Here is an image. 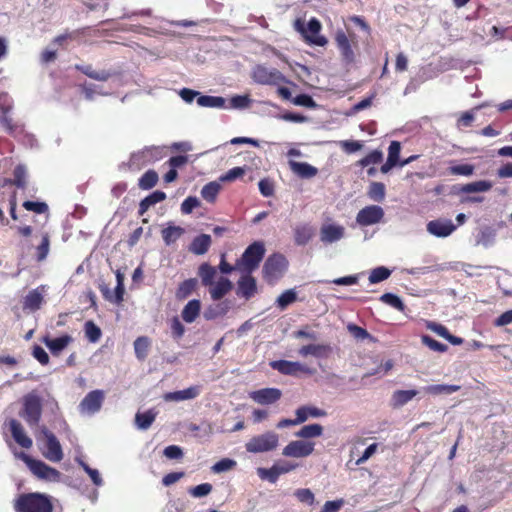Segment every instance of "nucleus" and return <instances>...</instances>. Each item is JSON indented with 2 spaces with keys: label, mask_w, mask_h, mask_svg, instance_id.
Segmentation results:
<instances>
[{
  "label": "nucleus",
  "mask_w": 512,
  "mask_h": 512,
  "mask_svg": "<svg viewBox=\"0 0 512 512\" xmlns=\"http://www.w3.org/2000/svg\"><path fill=\"white\" fill-rule=\"evenodd\" d=\"M16 512H53L52 497L39 492L20 494L14 502Z\"/></svg>",
  "instance_id": "obj_1"
},
{
  "label": "nucleus",
  "mask_w": 512,
  "mask_h": 512,
  "mask_svg": "<svg viewBox=\"0 0 512 512\" xmlns=\"http://www.w3.org/2000/svg\"><path fill=\"white\" fill-rule=\"evenodd\" d=\"M170 328H171V334H172L174 339H180V338L183 337V335L185 333V327L180 322L178 317H174L171 320Z\"/></svg>",
  "instance_id": "obj_64"
},
{
  "label": "nucleus",
  "mask_w": 512,
  "mask_h": 512,
  "mask_svg": "<svg viewBox=\"0 0 512 512\" xmlns=\"http://www.w3.org/2000/svg\"><path fill=\"white\" fill-rule=\"evenodd\" d=\"M233 288L232 282L225 277H221L217 283L211 286L209 293L215 301L222 299Z\"/></svg>",
  "instance_id": "obj_23"
},
{
  "label": "nucleus",
  "mask_w": 512,
  "mask_h": 512,
  "mask_svg": "<svg viewBox=\"0 0 512 512\" xmlns=\"http://www.w3.org/2000/svg\"><path fill=\"white\" fill-rule=\"evenodd\" d=\"M288 267L287 259L279 253L270 255L262 268L263 278L269 283L274 284L279 280Z\"/></svg>",
  "instance_id": "obj_4"
},
{
  "label": "nucleus",
  "mask_w": 512,
  "mask_h": 512,
  "mask_svg": "<svg viewBox=\"0 0 512 512\" xmlns=\"http://www.w3.org/2000/svg\"><path fill=\"white\" fill-rule=\"evenodd\" d=\"M456 229V225L449 219H436L427 224V231L436 237H447Z\"/></svg>",
  "instance_id": "obj_17"
},
{
  "label": "nucleus",
  "mask_w": 512,
  "mask_h": 512,
  "mask_svg": "<svg viewBox=\"0 0 512 512\" xmlns=\"http://www.w3.org/2000/svg\"><path fill=\"white\" fill-rule=\"evenodd\" d=\"M279 446V435L274 431L255 435L245 444V449L249 453H266L277 449Z\"/></svg>",
  "instance_id": "obj_3"
},
{
  "label": "nucleus",
  "mask_w": 512,
  "mask_h": 512,
  "mask_svg": "<svg viewBox=\"0 0 512 512\" xmlns=\"http://www.w3.org/2000/svg\"><path fill=\"white\" fill-rule=\"evenodd\" d=\"M383 159V154L379 150H373L368 153L364 158L359 161L360 166L366 167L371 164L380 163Z\"/></svg>",
  "instance_id": "obj_58"
},
{
  "label": "nucleus",
  "mask_w": 512,
  "mask_h": 512,
  "mask_svg": "<svg viewBox=\"0 0 512 512\" xmlns=\"http://www.w3.org/2000/svg\"><path fill=\"white\" fill-rule=\"evenodd\" d=\"M251 99L248 95H236L230 99V107L235 109H244L249 106Z\"/></svg>",
  "instance_id": "obj_61"
},
{
  "label": "nucleus",
  "mask_w": 512,
  "mask_h": 512,
  "mask_svg": "<svg viewBox=\"0 0 512 512\" xmlns=\"http://www.w3.org/2000/svg\"><path fill=\"white\" fill-rule=\"evenodd\" d=\"M271 367L281 374L295 376L298 373L313 374L314 370L301 364L300 362L288 361V360H277L271 362Z\"/></svg>",
  "instance_id": "obj_13"
},
{
  "label": "nucleus",
  "mask_w": 512,
  "mask_h": 512,
  "mask_svg": "<svg viewBox=\"0 0 512 512\" xmlns=\"http://www.w3.org/2000/svg\"><path fill=\"white\" fill-rule=\"evenodd\" d=\"M335 43L339 49L342 58L347 62L351 63L355 59L352 45H356V35L351 33L349 36L343 30H337L335 33Z\"/></svg>",
  "instance_id": "obj_9"
},
{
  "label": "nucleus",
  "mask_w": 512,
  "mask_h": 512,
  "mask_svg": "<svg viewBox=\"0 0 512 512\" xmlns=\"http://www.w3.org/2000/svg\"><path fill=\"white\" fill-rule=\"evenodd\" d=\"M101 292L105 299L109 301H114L117 304H120L123 301V296L125 292L124 283H118L115 287L114 297L112 296L110 290L107 287H101Z\"/></svg>",
  "instance_id": "obj_46"
},
{
  "label": "nucleus",
  "mask_w": 512,
  "mask_h": 512,
  "mask_svg": "<svg viewBox=\"0 0 512 512\" xmlns=\"http://www.w3.org/2000/svg\"><path fill=\"white\" fill-rule=\"evenodd\" d=\"M391 275V271L384 267V266H380V267H377L375 269H373L371 272H370V275H369V282L371 284H376V283H379V282H382L386 279H388Z\"/></svg>",
  "instance_id": "obj_49"
},
{
  "label": "nucleus",
  "mask_w": 512,
  "mask_h": 512,
  "mask_svg": "<svg viewBox=\"0 0 512 512\" xmlns=\"http://www.w3.org/2000/svg\"><path fill=\"white\" fill-rule=\"evenodd\" d=\"M72 340L73 339L70 335L65 334L54 339L49 336H45L42 341L54 356H58L72 342Z\"/></svg>",
  "instance_id": "obj_20"
},
{
  "label": "nucleus",
  "mask_w": 512,
  "mask_h": 512,
  "mask_svg": "<svg viewBox=\"0 0 512 512\" xmlns=\"http://www.w3.org/2000/svg\"><path fill=\"white\" fill-rule=\"evenodd\" d=\"M401 151V145L398 141H392L388 148V160L398 165L401 161H399Z\"/></svg>",
  "instance_id": "obj_62"
},
{
  "label": "nucleus",
  "mask_w": 512,
  "mask_h": 512,
  "mask_svg": "<svg viewBox=\"0 0 512 512\" xmlns=\"http://www.w3.org/2000/svg\"><path fill=\"white\" fill-rule=\"evenodd\" d=\"M200 206V201L193 196L187 197L181 204V212L183 214H190L192 211Z\"/></svg>",
  "instance_id": "obj_63"
},
{
  "label": "nucleus",
  "mask_w": 512,
  "mask_h": 512,
  "mask_svg": "<svg viewBox=\"0 0 512 512\" xmlns=\"http://www.w3.org/2000/svg\"><path fill=\"white\" fill-rule=\"evenodd\" d=\"M104 398L105 395L102 390H93L82 399L79 409L81 412L94 414L101 409Z\"/></svg>",
  "instance_id": "obj_14"
},
{
  "label": "nucleus",
  "mask_w": 512,
  "mask_h": 512,
  "mask_svg": "<svg viewBox=\"0 0 512 512\" xmlns=\"http://www.w3.org/2000/svg\"><path fill=\"white\" fill-rule=\"evenodd\" d=\"M427 328L435 332L437 335L443 337L453 345H461L463 343L462 338L452 335L449 330L442 324L436 322H428Z\"/></svg>",
  "instance_id": "obj_27"
},
{
  "label": "nucleus",
  "mask_w": 512,
  "mask_h": 512,
  "mask_svg": "<svg viewBox=\"0 0 512 512\" xmlns=\"http://www.w3.org/2000/svg\"><path fill=\"white\" fill-rule=\"evenodd\" d=\"M198 275L204 286H212L216 275V269L208 263H203L198 269Z\"/></svg>",
  "instance_id": "obj_39"
},
{
  "label": "nucleus",
  "mask_w": 512,
  "mask_h": 512,
  "mask_svg": "<svg viewBox=\"0 0 512 512\" xmlns=\"http://www.w3.org/2000/svg\"><path fill=\"white\" fill-rule=\"evenodd\" d=\"M184 232V229L180 226L169 225L161 231V234L165 244L171 245L176 242Z\"/></svg>",
  "instance_id": "obj_36"
},
{
  "label": "nucleus",
  "mask_w": 512,
  "mask_h": 512,
  "mask_svg": "<svg viewBox=\"0 0 512 512\" xmlns=\"http://www.w3.org/2000/svg\"><path fill=\"white\" fill-rule=\"evenodd\" d=\"M197 285L198 281L196 278H190L183 281L182 283H180L176 290V298L178 300H184L188 298L195 291Z\"/></svg>",
  "instance_id": "obj_34"
},
{
  "label": "nucleus",
  "mask_w": 512,
  "mask_h": 512,
  "mask_svg": "<svg viewBox=\"0 0 512 512\" xmlns=\"http://www.w3.org/2000/svg\"><path fill=\"white\" fill-rule=\"evenodd\" d=\"M296 418L295 419H288V418H285V419H282L280 420L276 427L278 429H282V428H285V427H289V426H296V425H299V424H302L305 422V416L304 414L302 415V411L301 410H296Z\"/></svg>",
  "instance_id": "obj_57"
},
{
  "label": "nucleus",
  "mask_w": 512,
  "mask_h": 512,
  "mask_svg": "<svg viewBox=\"0 0 512 512\" xmlns=\"http://www.w3.org/2000/svg\"><path fill=\"white\" fill-rule=\"evenodd\" d=\"M75 69L80 71L87 77L97 81H107L111 78L112 73L107 70L95 71L91 65H75Z\"/></svg>",
  "instance_id": "obj_28"
},
{
  "label": "nucleus",
  "mask_w": 512,
  "mask_h": 512,
  "mask_svg": "<svg viewBox=\"0 0 512 512\" xmlns=\"http://www.w3.org/2000/svg\"><path fill=\"white\" fill-rule=\"evenodd\" d=\"M384 217V210L378 205H369L362 208L357 216L356 221L361 226H370L379 223Z\"/></svg>",
  "instance_id": "obj_12"
},
{
  "label": "nucleus",
  "mask_w": 512,
  "mask_h": 512,
  "mask_svg": "<svg viewBox=\"0 0 512 512\" xmlns=\"http://www.w3.org/2000/svg\"><path fill=\"white\" fill-rule=\"evenodd\" d=\"M20 416L27 422L29 426L39 424L42 416V402L38 395L29 393L23 398V409Z\"/></svg>",
  "instance_id": "obj_6"
},
{
  "label": "nucleus",
  "mask_w": 512,
  "mask_h": 512,
  "mask_svg": "<svg viewBox=\"0 0 512 512\" xmlns=\"http://www.w3.org/2000/svg\"><path fill=\"white\" fill-rule=\"evenodd\" d=\"M278 469H277V466H275V464L271 467V468H258L257 469V473L259 475V477L261 479H266L268 480L269 482L271 483H275L279 476H280V473H278Z\"/></svg>",
  "instance_id": "obj_54"
},
{
  "label": "nucleus",
  "mask_w": 512,
  "mask_h": 512,
  "mask_svg": "<svg viewBox=\"0 0 512 512\" xmlns=\"http://www.w3.org/2000/svg\"><path fill=\"white\" fill-rule=\"evenodd\" d=\"M297 300V294L293 289L285 290L281 293L277 300L276 304L280 310L286 309L289 305L294 303Z\"/></svg>",
  "instance_id": "obj_47"
},
{
  "label": "nucleus",
  "mask_w": 512,
  "mask_h": 512,
  "mask_svg": "<svg viewBox=\"0 0 512 512\" xmlns=\"http://www.w3.org/2000/svg\"><path fill=\"white\" fill-rule=\"evenodd\" d=\"M315 444L310 441L294 440L288 443L282 450L285 457L304 458L311 455Z\"/></svg>",
  "instance_id": "obj_11"
},
{
  "label": "nucleus",
  "mask_w": 512,
  "mask_h": 512,
  "mask_svg": "<svg viewBox=\"0 0 512 512\" xmlns=\"http://www.w3.org/2000/svg\"><path fill=\"white\" fill-rule=\"evenodd\" d=\"M236 465L237 462L235 460L230 458H223L212 466V471L214 473H222L234 469Z\"/></svg>",
  "instance_id": "obj_55"
},
{
  "label": "nucleus",
  "mask_w": 512,
  "mask_h": 512,
  "mask_svg": "<svg viewBox=\"0 0 512 512\" xmlns=\"http://www.w3.org/2000/svg\"><path fill=\"white\" fill-rule=\"evenodd\" d=\"M237 295L249 300L257 293V282L251 273H244L237 282Z\"/></svg>",
  "instance_id": "obj_16"
},
{
  "label": "nucleus",
  "mask_w": 512,
  "mask_h": 512,
  "mask_svg": "<svg viewBox=\"0 0 512 512\" xmlns=\"http://www.w3.org/2000/svg\"><path fill=\"white\" fill-rule=\"evenodd\" d=\"M50 248V238L48 233L43 234L41 243L36 247V258L38 262L46 259Z\"/></svg>",
  "instance_id": "obj_51"
},
{
  "label": "nucleus",
  "mask_w": 512,
  "mask_h": 512,
  "mask_svg": "<svg viewBox=\"0 0 512 512\" xmlns=\"http://www.w3.org/2000/svg\"><path fill=\"white\" fill-rule=\"evenodd\" d=\"M254 80L263 85H278L287 82L285 76L277 69H268L258 65L253 71Z\"/></svg>",
  "instance_id": "obj_10"
},
{
  "label": "nucleus",
  "mask_w": 512,
  "mask_h": 512,
  "mask_svg": "<svg viewBox=\"0 0 512 512\" xmlns=\"http://www.w3.org/2000/svg\"><path fill=\"white\" fill-rule=\"evenodd\" d=\"M211 237L208 234H201L193 239L189 250L195 255L205 254L211 246Z\"/></svg>",
  "instance_id": "obj_26"
},
{
  "label": "nucleus",
  "mask_w": 512,
  "mask_h": 512,
  "mask_svg": "<svg viewBox=\"0 0 512 512\" xmlns=\"http://www.w3.org/2000/svg\"><path fill=\"white\" fill-rule=\"evenodd\" d=\"M332 352V347L329 344H308L302 346L298 353L302 357L309 355L316 358H328Z\"/></svg>",
  "instance_id": "obj_19"
},
{
  "label": "nucleus",
  "mask_w": 512,
  "mask_h": 512,
  "mask_svg": "<svg viewBox=\"0 0 512 512\" xmlns=\"http://www.w3.org/2000/svg\"><path fill=\"white\" fill-rule=\"evenodd\" d=\"M344 236V227L334 224L323 225L320 230V239L324 243H333Z\"/></svg>",
  "instance_id": "obj_21"
},
{
  "label": "nucleus",
  "mask_w": 512,
  "mask_h": 512,
  "mask_svg": "<svg viewBox=\"0 0 512 512\" xmlns=\"http://www.w3.org/2000/svg\"><path fill=\"white\" fill-rule=\"evenodd\" d=\"M13 185L17 188H26V169L23 165H17L13 171Z\"/></svg>",
  "instance_id": "obj_50"
},
{
  "label": "nucleus",
  "mask_w": 512,
  "mask_h": 512,
  "mask_svg": "<svg viewBox=\"0 0 512 512\" xmlns=\"http://www.w3.org/2000/svg\"><path fill=\"white\" fill-rule=\"evenodd\" d=\"M9 429L13 439L16 441L17 444L26 449L32 447V439L26 435L24 428L19 421H17L16 419H11L9 421Z\"/></svg>",
  "instance_id": "obj_18"
},
{
  "label": "nucleus",
  "mask_w": 512,
  "mask_h": 512,
  "mask_svg": "<svg viewBox=\"0 0 512 512\" xmlns=\"http://www.w3.org/2000/svg\"><path fill=\"white\" fill-rule=\"evenodd\" d=\"M380 301L397 309L400 312H404L405 310V304L403 301L400 299V297L393 293H384L381 295Z\"/></svg>",
  "instance_id": "obj_48"
},
{
  "label": "nucleus",
  "mask_w": 512,
  "mask_h": 512,
  "mask_svg": "<svg viewBox=\"0 0 512 512\" xmlns=\"http://www.w3.org/2000/svg\"><path fill=\"white\" fill-rule=\"evenodd\" d=\"M281 396L282 392L278 388H262L249 393V397L260 405L274 404Z\"/></svg>",
  "instance_id": "obj_15"
},
{
  "label": "nucleus",
  "mask_w": 512,
  "mask_h": 512,
  "mask_svg": "<svg viewBox=\"0 0 512 512\" xmlns=\"http://www.w3.org/2000/svg\"><path fill=\"white\" fill-rule=\"evenodd\" d=\"M264 255V244L256 241L246 248L241 259L237 261L236 267L243 273H252L259 267Z\"/></svg>",
  "instance_id": "obj_2"
},
{
  "label": "nucleus",
  "mask_w": 512,
  "mask_h": 512,
  "mask_svg": "<svg viewBox=\"0 0 512 512\" xmlns=\"http://www.w3.org/2000/svg\"><path fill=\"white\" fill-rule=\"evenodd\" d=\"M156 418V412L153 410H148L144 413L138 412L135 416V422L139 429L146 430L148 429Z\"/></svg>",
  "instance_id": "obj_43"
},
{
  "label": "nucleus",
  "mask_w": 512,
  "mask_h": 512,
  "mask_svg": "<svg viewBox=\"0 0 512 512\" xmlns=\"http://www.w3.org/2000/svg\"><path fill=\"white\" fill-rule=\"evenodd\" d=\"M197 104L201 107L222 108L225 106V99L220 96L198 95Z\"/></svg>",
  "instance_id": "obj_41"
},
{
  "label": "nucleus",
  "mask_w": 512,
  "mask_h": 512,
  "mask_svg": "<svg viewBox=\"0 0 512 512\" xmlns=\"http://www.w3.org/2000/svg\"><path fill=\"white\" fill-rule=\"evenodd\" d=\"M368 197L376 202H382L385 199L386 189L381 182H372L367 191Z\"/></svg>",
  "instance_id": "obj_42"
},
{
  "label": "nucleus",
  "mask_w": 512,
  "mask_h": 512,
  "mask_svg": "<svg viewBox=\"0 0 512 512\" xmlns=\"http://www.w3.org/2000/svg\"><path fill=\"white\" fill-rule=\"evenodd\" d=\"M291 171L303 179H310L318 174V169L307 162H297L290 160L288 162Z\"/></svg>",
  "instance_id": "obj_22"
},
{
  "label": "nucleus",
  "mask_w": 512,
  "mask_h": 512,
  "mask_svg": "<svg viewBox=\"0 0 512 512\" xmlns=\"http://www.w3.org/2000/svg\"><path fill=\"white\" fill-rule=\"evenodd\" d=\"M165 199L166 194L163 191L157 190L152 192L150 195L146 196L144 199L141 200L138 211L139 215H143L151 206L159 202H162Z\"/></svg>",
  "instance_id": "obj_29"
},
{
  "label": "nucleus",
  "mask_w": 512,
  "mask_h": 512,
  "mask_svg": "<svg viewBox=\"0 0 512 512\" xmlns=\"http://www.w3.org/2000/svg\"><path fill=\"white\" fill-rule=\"evenodd\" d=\"M294 27L310 44L325 46L328 43L325 36L319 35L322 25L317 18H311L307 23V27H305L301 19H297L294 23Z\"/></svg>",
  "instance_id": "obj_5"
},
{
  "label": "nucleus",
  "mask_w": 512,
  "mask_h": 512,
  "mask_svg": "<svg viewBox=\"0 0 512 512\" xmlns=\"http://www.w3.org/2000/svg\"><path fill=\"white\" fill-rule=\"evenodd\" d=\"M221 186L219 183L213 181L203 186L201 190V196L209 203L215 202L217 195L219 194Z\"/></svg>",
  "instance_id": "obj_45"
},
{
  "label": "nucleus",
  "mask_w": 512,
  "mask_h": 512,
  "mask_svg": "<svg viewBox=\"0 0 512 512\" xmlns=\"http://www.w3.org/2000/svg\"><path fill=\"white\" fill-rule=\"evenodd\" d=\"M474 166L471 164L453 165L448 168L451 175L471 176L474 173Z\"/></svg>",
  "instance_id": "obj_56"
},
{
  "label": "nucleus",
  "mask_w": 512,
  "mask_h": 512,
  "mask_svg": "<svg viewBox=\"0 0 512 512\" xmlns=\"http://www.w3.org/2000/svg\"><path fill=\"white\" fill-rule=\"evenodd\" d=\"M20 458L37 478L47 481H58L60 479L61 473L43 461L34 459L25 453H21Z\"/></svg>",
  "instance_id": "obj_7"
},
{
  "label": "nucleus",
  "mask_w": 512,
  "mask_h": 512,
  "mask_svg": "<svg viewBox=\"0 0 512 512\" xmlns=\"http://www.w3.org/2000/svg\"><path fill=\"white\" fill-rule=\"evenodd\" d=\"M229 309L230 306L227 301L210 305L204 311V318L206 320H214L218 317L226 315Z\"/></svg>",
  "instance_id": "obj_32"
},
{
  "label": "nucleus",
  "mask_w": 512,
  "mask_h": 512,
  "mask_svg": "<svg viewBox=\"0 0 512 512\" xmlns=\"http://www.w3.org/2000/svg\"><path fill=\"white\" fill-rule=\"evenodd\" d=\"M323 433V426L317 423L303 426L295 433L296 437L310 439L320 437Z\"/></svg>",
  "instance_id": "obj_37"
},
{
  "label": "nucleus",
  "mask_w": 512,
  "mask_h": 512,
  "mask_svg": "<svg viewBox=\"0 0 512 512\" xmlns=\"http://www.w3.org/2000/svg\"><path fill=\"white\" fill-rule=\"evenodd\" d=\"M460 389L459 385L435 384L424 388L425 392L432 395L452 394Z\"/></svg>",
  "instance_id": "obj_44"
},
{
  "label": "nucleus",
  "mask_w": 512,
  "mask_h": 512,
  "mask_svg": "<svg viewBox=\"0 0 512 512\" xmlns=\"http://www.w3.org/2000/svg\"><path fill=\"white\" fill-rule=\"evenodd\" d=\"M201 311V302L198 299L190 300L183 308L181 317L186 323L194 322Z\"/></svg>",
  "instance_id": "obj_25"
},
{
  "label": "nucleus",
  "mask_w": 512,
  "mask_h": 512,
  "mask_svg": "<svg viewBox=\"0 0 512 512\" xmlns=\"http://www.w3.org/2000/svg\"><path fill=\"white\" fill-rule=\"evenodd\" d=\"M158 173L155 170L146 171L138 180V186L142 190L152 189L158 182Z\"/></svg>",
  "instance_id": "obj_40"
},
{
  "label": "nucleus",
  "mask_w": 512,
  "mask_h": 512,
  "mask_svg": "<svg viewBox=\"0 0 512 512\" xmlns=\"http://www.w3.org/2000/svg\"><path fill=\"white\" fill-rule=\"evenodd\" d=\"M151 347V340L147 336H140L134 341V351L138 360L143 361L147 358Z\"/></svg>",
  "instance_id": "obj_33"
},
{
  "label": "nucleus",
  "mask_w": 512,
  "mask_h": 512,
  "mask_svg": "<svg viewBox=\"0 0 512 512\" xmlns=\"http://www.w3.org/2000/svg\"><path fill=\"white\" fill-rule=\"evenodd\" d=\"M22 206L28 210L33 211L38 214H43L48 211V205L45 202H34V201H24Z\"/></svg>",
  "instance_id": "obj_60"
},
{
  "label": "nucleus",
  "mask_w": 512,
  "mask_h": 512,
  "mask_svg": "<svg viewBox=\"0 0 512 512\" xmlns=\"http://www.w3.org/2000/svg\"><path fill=\"white\" fill-rule=\"evenodd\" d=\"M200 393L199 387L192 386L184 390L169 392L164 395L166 401H183L196 398Z\"/></svg>",
  "instance_id": "obj_24"
},
{
  "label": "nucleus",
  "mask_w": 512,
  "mask_h": 512,
  "mask_svg": "<svg viewBox=\"0 0 512 512\" xmlns=\"http://www.w3.org/2000/svg\"><path fill=\"white\" fill-rule=\"evenodd\" d=\"M84 331L86 337L91 342H97L101 337V329L93 321H87L85 323Z\"/></svg>",
  "instance_id": "obj_53"
},
{
  "label": "nucleus",
  "mask_w": 512,
  "mask_h": 512,
  "mask_svg": "<svg viewBox=\"0 0 512 512\" xmlns=\"http://www.w3.org/2000/svg\"><path fill=\"white\" fill-rule=\"evenodd\" d=\"M313 235V228L307 224L298 225L294 228V241L299 246L306 245Z\"/></svg>",
  "instance_id": "obj_30"
},
{
  "label": "nucleus",
  "mask_w": 512,
  "mask_h": 512,
  "mask_svg": "<svg viewBox=\"0 0 512 512\" xmlns=\"http://www.w3.org/2000/svg\"><path fill=\"white\" fill-rule=\"evenodd\" d=\"M421 341L429 349H431L433 351H436V352H439V353H444L448 349L447 345H445V344H443L441 342H438L437 340L433 339L429 335H422Z\"/></svg>",
  "instance_id": "obj_52"
},
{
  "label": "nucleus",
  "mask_w": 512,
  "mask_h": 512,
  "mask_svg": "<svg viewBox=\"0 0 512 512\" xmlns=\"http://www.w3.org/2000/svg\"><path fill=\"white\" fill-rule=\"evenodd\" d=\"M43 295L39 289L30 291L24 298L23 308L31 311L39 310L43 303Z\"/></svg>",
  "instance_id": "obj_31"
},
{
  "label": "nucleus",
  "mask_w": 512,
  "mask_h": 512,
  "mask_svg": "<svg viewBox=\"0 0 512 512\" xmlns=\"http://www.w3.org/2000/svg\"><path fill=\"white\" fill-rule=\"evenodd\" d=\"M245 174V169L243 167H234L228 170L225 174L219 177L221 182H232L238 178L243 177Z\"/></svg>",
  "instance_id": "obj_59"
},
{
  "label": "nucleus",
  "mask_w": 512,
  "mask_h": 512,
  "mask_svg": "<svg viewBox=\"0 0 512 512\" xmlns=\"http://www.w3.org/2000/svg\"><path fill=\"white\" fill-rule=\"evenodd\" d=\"M492 183L487 180H479L472 183L464 184L460 187L461 193L487 192L492 188Z\"/></svg>",
  "instance_id": "obj_35"
},
{
  "label": "nucleus",
  "mask_w": 512,
  "mask_h": 512,
  "mask_svg": "<svg viewBox=\"0 0 512 512\" xmlns=\"http://www.w3.org/2000/svg\"><path fill=\"white\" fill-rule=\"evenodd\" d=\"M41 433L45 437V448L46 450L43 451V456L52 462H60L63 457V451L60 442L58 441L57 437L48 430L47 427H42Z\"/></svg>",
  "instance_id": "obj_8"
},
{
  "label": "nucleus",
  "mask_w": 512,
  "mask_h": 512,
  "mask_svg": "<svg viewBox=\"0 0 512 512\" xmlns=\"http://www.w3.org/2000/svg\"><path fill=\"white\" fill-rule=\"evenodd\" d=\"M418 394L417 390H396L392 395L394 407H401L411 401Z\"/></svg>",
  "instance_id": "obj_38"
}]
</instances>
